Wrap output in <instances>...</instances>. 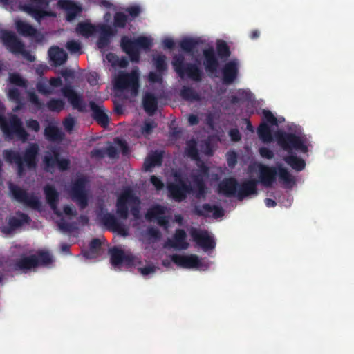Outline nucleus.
<instances>
[{"label":"nucleus","mask_w":354,"mask_h":354,"mask_svg":"<svg viewBox=\"0 0 354 354\" xmlns=\"http://www.w3.org/2000/svg\"><path fill=\"white\" fill-rule=\"evenodd\" d=\"M57 6L66 10L68 21H72L82 11V6L71 0H58Z\"/></svg>","instance_id":"nucleus-26"},{"label":"nucleus","mask_w":354,"mask_h":354,"mask_svg":"<svg viewBox=\"0 0 354 354\" xmlns=\"http://www.w3.org/2000/svg\"><path fill=\"white\" fill-rule=\"evenodd\" d=\"M196 165L198 168L192 171L191 178L197 189L196 198H200L204 196L206 193L204 178L209 176V169L201 158L196 161Z\"/></svg>","instance_id":"nucleus-15"},{"label":"nucleus","mask_w":354,"mask_h":354,"mask_svg":"<svg viewBox=\"0 0 354 354\" xmlns=\"http://www.w3.org/2000/svg\"><path fill=\"white\" fill-rule=\"evenodd\" d=\"M89 106L92 111L93 118L99 124L101 127L106 128L109 124L110 119L108 115L105 113V110L103 106L97 105L93 101L89 102Z\"/></svg>","instance_id":"nucleus-28"},{"label":"nucleus","mask_w":354,"mask_h":354,"mask_svg":"<svg viewBox=\"0 0 354 354\" xmlns=\"http://www.w3.org/2000/svg\"><path fill=\"white\" fill-rule=\"evenodd\" d=\"M168 192L170 196L177 202L184 201L187 194L194 192L197 195V189L194 185L193 187L187 183L181 177L176 176L175 180L167 185Z\"/></svg>","instance_id":"nucleus-12"},{"label":"nucleus","mask_w":354,"mask_h":354,"mask_svg":"<svg viewBox=\"0 0 354 354\" xmlns=\"http://www.w3.org/2000/svg\"><path fill=\"white\" fill-rule=\"evenodd\" d=\"M165 212V208L163 206L156 205L147 211L145 217L149 221L156 219L160 226L167 228L169 227V219L164 216Z\"/></svg>","instance_id":"nucleus-20"},{"label":"nucleus","mask_w":354,"mask_h":354,"mask_svg":"<svg viewBox=\"0 0 354 354\" xmlns=\"http://www.w3.org/2000/svg\"><path fill=\"white\" fill-rule=\"evenodd\" d=\"M97 218L101 224L108 230L116 232L122 236H127L129 234L128 229L114 214L106 212L99 214Z\"/></svg>","instance_id":"nucleus-16"},{"label":"nucleus","mask_w":354,"mask_h":354,"mask_svg":"<svg viewBox=\"0 0 354 354\" xmlns=\"http://www.w3.org/2000/svg\"><path fill=\"white\" fill-rule=\"evenodd\" d=\"M185 153L192 160L196 161L201 159L199 151L197 148V142L195 139L192 138L187 141Z\"/></svg>","instance_id":"nucleus-43"},{"label":"nucleus","mask_w":354,"mask_h":354,"mask_svg":"<svg viewBox=\"0 0 354 354\" xmlns=\"http://www.w3.org/2000/svg\"><path fill=\"white\" fill-rule=\"evenodd\" d=\"M141 201L130 187H124L117 196L115 212L120 219L127 220L131 214L135 220L140 218Z\"/></svg>","instance_id":"nucleus-2"},{"label":"nucleus","mask_w":354,"mask_h":354,"mask_svg":"<svg viewBox=\"0 0 354 354\" xmlns=\"http://www.w3.org/2000/svg\"><path fill=\"white\" fill-rule=\"evenodd\" d=\"M153 62L157 72L163 73L167 70L166 62V56L165 55H158L153 57Z\"/></svg>","instance_id":"nucleus-49"},{"label":"nucleus","mask_w":354,"mask_h":354,"mask_svg":"<svg viewBox=\"0 0 354 354\" xmlns=\"http://www.w3.org/2000/svg\"><path fill=\"white\" fill-rule=\"evenodd\" d=\"M283 160L292 169L297 171H301L306 167L305 160L295 154H289L283 157Z\"/></svg>","instance_id":"nucleus-39"},{"label":"nucleus","mask_w":354,"mask_h":354,"mask_svg":"<svg viewBox=\"0 0 354 354\" xmlns=\"http://www.w3.org/2000/svg\"><path fill=\"white\" fill-rule=\"evenodd\" d=\"M128 21V17L122 12H117L113 17V26L115 28H125Z\"/></svg>","instance_id":"nucleus-51"},{"label":"nucleus","mask_w":354,"mask_h":354,"mask_svg":"<svg viewBox=\"0 0 354 354\" xmlns=\"http://www.w3.org/2000/svg\"><path fill=\"white\" fill-rule=\"evenodd\" d=\"M158 98L151 93H146L142 98V105L145 111L151 115L157 111Z\"/></svg>","instance_id":"nucleus-35"},{"label":"nucleus","mask_w":354,"mask_h":354,"mask_svg":"<svg viewBox=\"0 0 354 354\" xmlns=\"http://www.w3.org/2000/svg\"><path fill=\"white\" fill-rule=\"evenodd\" d=\"M8 97L17 104L16 107L13 109L15 111H17L21 109L23 104L21 102L20 92L17 88H10L8 91Z\"/></svg>","instance_id":"nucleus-50"},{"label":"nucleus","mask_w":354,"mask_h":354,"mask_svg":"<svg viewBox=\"0 0 354 354\" xmlns=\"http://www.w3.org/2000/svg\"><path fill=\"white\" fill-rule=\"evenodd\" d=\"M227 162L230 167H234L237 163V155L235 151H230L227 153Z\"/></svg>","instance_id":"nucleus-57"},{"label":"nucleus","mask_w":354,"mask_h":354,"mask_svg":"<svg viewBox=\"0 0 354 354\" xmlns=\"http://www.w3.org/2000/svg\"><path fill=\"white\" fill-rule=\"evenodd\" d=\"M263 122L267 124H270L272 126H277L278 121L276 117L273 115V113L269 110H263Z\"/></svg>","instance_id":"nucleus-53"},{"label":"nucleus","mask_w":354,"mask_h":354,"mask_svg":"<svg viewBox=\"0 0 354 354\" xmlns=\"http://www.w3.org/2000/svg\"><path fill=\"white\" fill-rule=\"evenodd\" d=\"M238 185L235 178H225L218 183V193L227 197L236 196Z\"/></svg>","instance_id":"nucleus-25"},{"label":"nucleus","mask_w":354,"mask_h":354,"mask_svg":"<svg viewBox=\"0 0 354 354\" xmlns=\"http://www.w3.org/2000/svg\"><path fill=\"white\" fill-rule=\"evenodd\" d=\"M259 152L261 156L264 158L270 160L274 158L273 151L268 147H263L259 148Z\"/></svg>","instance_id":"nucleus-60"},{"label":"nucleus","mask_w":354,"mask_h":354,"mask_svg":"<svg viewBox=\"0 0 354 354\" xmlns=\"http://www.w3.org/2000/svg\"><path fill=\"white\" fill-rule=\"evenodd\" d=\"M9 81L11 84L19 86H26V81L18 73L10 74Z\"/></svg>","instance_id":"nucleus-55"},{"label":"nucleus","mask_w":354,"mask_h":354,"mask_svg":"<svg viewBox=\"0 0 354 354\" xmlns=\"http://www.w3.org/2000/svg\"><path fill=\"white\" fill-rule=\"evenodd\" d=\"M99 28L100 34L97 41V45L100 49H104L109 45L111 37L115 35V31L106 24H101Z\"/></svg>","instance_id":"nucleus-30"},{"label":"nucleus","mask_w":354,"mask_h":354,"mask_svg":"<svg viewBox=\"0 0 354 354\" xmlns=\"http://www.w3.org/2000/svg\"><path fill=\"white\" fill-rule=\"evenodd\" d=\"M216 53L221 59H226L230 56L229 46L225 41H218L216 43Z\"/></svg>","instance_id":"nucleus-48"},{"label":"nucleus","mask_w":354,"mask_h":354,"mask_svg":"<svg viewBox=\"0 0 354 354\" xmlns=\"http://www.w3.org/2000/svg\"><path fill=\"white\" fill-rule=\"evenodd\" d=\"M139 76L137 69L132 70L130 73L120 72L115 78L114 88L121 91L130 90L136 95L140 87Z\"/></svg>","instance_id":"nucleus-10"},{"label":"nucleus","mask_w":354,"mask_h":354,"mask_svg":"<svg viewBox=\"0 0 354 354\" xmlns=\"http://www.w3.org/2000/svg\"><path fill=\"white\" fill-rule=\"evenodd\" d=\"M38 92L44 95H48L52 93L53 91L50 87L44 82H39L36 84Z\"/></svg>","instance_id":"nucleus-56"},{"label":"nucleus","mask_w":354,"mask_h":354,"mask_svg":"<svg viewBox=\"0 0 354 354\" xmlns=\"http://www.w3.org/2000/svg\"><path fill=\"white\" fill-rule=\"evenodd\" d=\"M120 46L122 50L129 55L133 62L140 60V50H149L153 46L151 39L145 36H140L132 40L127 36L121 38Z\"/></svg>","instance_id":"nucleus-5"},{"label":"nucleus","mask_w":354,"mask_h":354,"mask_svg":"<svg viewBox=\"0 0 354 354\" xmlns=\"http://www.w3.org/2000/svg\"><path fill=\"white\" fill-rule=\"evenodd\" d=\"M46 106L51 111L59 113L64 109L65 102L59 98H52L46 103Z\"/></svg>","instance_id":"nucleus-47"},{"label":"nucleus","mask_w":354,"mask_h":354,"mask_svg":"<svg viewBox=\"0 0 354 354\" xmlns=\"http://www.w3.org/2000/svg\"><path fill=\"white\" fill-rule=\"evenodd\" d=\"M229 136L233 142H239L241 139V135L236 128L231 129L229 131Z\"/></svg>","instance_id":"nucleus-64"},{"label":"nucleus","mask_w":354,"mask_h":354,"mask_svg":"<svg viewBox=\"0 0 354 354\" xmlns=\"http://www.w3.org/2000/svg\"><path fill=\"white\" fill-rule=\"evenodd\" d=\"M53 0H26L28 3L22 6L24 11L30 15L36 21H41L46 17H54L55 14L48 10Z\"/></svg>","instance_id":"nucleus-11"},{"label":"nucleus","mask_w":354,"mask_h":354,"mask_svg":"<svg viewBox=\"0 0 354 354\" xmlns=\"http://www.w3.org/2000/svg\"><path fill=\"white\" fill-rule=\"evenodd\" d=\"M97 31L96 26L89 22H80L76 26V32L85 37H88Z\"/></svg>","instance_id":"nucleus-44"},{"label":"nucleus","mask_w":354,"mask_h":354,"mask_svg":"<svg viewBox=\"0 0 354 354\" xmlns=\"http://www.w3.org/2000/svg\"><path fill=\"white\" fill-rule=\"evenodd\" d=\"M17 32L24 37H34L37 33V30L30 24L19 20L15 23Z\"/></svg>","instance_id":"nucleus-37"},{"label":"nucleus","mask_w":354,"mask_h":354,"mask_svg":"<svg viewBox=\"0 0 354 354\" xmlns=\"http://www.w3.org/2000/svg\"><path fill=\"white\" fill-rule=\"evenodd\" d=\"M187 234L184 230L177 229L172 239H169L166 245L170 248L178 250H186L189 243L186 241Z\"/></svg>","instance_id":"nucleus-29"},{"label":"nucleus","mask_w":354,"mask_h":354,"mask_svg":"<svg viewBox=\"0 0 354 354\" xmlns=\"http://www.w3.org/2000/svg\"><path fill=\"white\" fill-rule=\"evenodd\" d=\"M28 101L34 105L37 110H40L43 108L44 104L39 100L38 96L34 92H28Z\"/></svg>","instance_id":"nucleus-54"},{"label":"nucleus","mask_w":354,"mask_h":354,"mask_svg":"<svg viewBox=\"0 0 354 354\" xmlns=\"http://www.w3.org/2000/svg\"><path fill=\"white\" fill-rule=\"evenodd\" d=\"M171 259L175 264L184 268H198L201 265L198 257L196 254L181 255L175 254L171 257Z\"/></svg>","instance_id":"nucleus-21"},{"label":"nucleus","mask_w":354,"mask_h":354,"mask_svg":"<svg viewBox=\"0 0 354 354\" xmlns=\"http://www.w3.org/2000/svg\"><path fill=\"white\" fill-rule=\"evenodd\" d=\"M9 189L12 198L18 203L33 209H40L41 203L38 197L33 194H29L26 190L12 183L9 185Z\"/></svg>","instance_id":"nucleus-14"},{"label":"nucleus","mask_w":354,"mask_h":354,"mask_svg":"<svg viewBox=\"0 0 354 354\" xmlns=\"http://www.w3.org/2000/svg\"><path fill=\"white\" fill-rule=\"evenodd\" d=\"M91 158L95 159H102L107 156L111 159H117L119 158V152L116 147L109 145L104 149L94 148L90 153Z\"/></svg>","instance_id":"nucleus-32"},{"label":"nucleus","mask_w":354,"mask_h":354,"mask_svg":"<svg viewBox=\"0 0 354 354\" xmlns=\"http://www.w3.org/2000/svg\"><path fill=\"white\" fill-rule=\"evenodd\" d=\"M86 183L87 180L84 177L78 178L71 183L68 190L71 198L81 209H85L88 204V194L86 190Z\"/></svg>","instance_id":"nucleus-13"},{"label":"nucleus","mask_w":354,"mask_h":354,"mask_svg":"<svg viewBox=\"0 0 354 354\" xmlns=\"http://www.w3.org/2000/svg\"><path fill=\"white\" fill-rule=\"evenodd\" d=\"M102 243L97 238L93 239L88 245V250L82 251L83 256L88 259L97 257L101 249Z\"/></svg>","instance_id":"nucleus-40"},{"label":"nucleus","mask_w":354,"mask_h":354,"mask_svg":"<svg viewBox=\"0 0 354 354\" xmlns=\"http://www.w3.org/2000/svg\"><path fill=\"white\" fill-rule=\"evenodd\" d=\"M278 176L279 181L286 187H292L295 183V177L282 164H277L276 167H270L260 164L259 165V182L266 187H271L276 182Z\"/></svg>","instance_id":"nucleus-3"},{"label":"nucleus","mask_w":354,"mask_h":354,"mask_svg":"<svg viewBox=\"0 0 354 354\" xmlns=\"http://www.w3.org/2000/svg\"><path fill=\"white\" fill-rule=\"evenodd\" d=\"M114 142L115 143H116L120 147V149H121V151H122V153L123 155H126L129 152V147H128V145L127 143V142L122 139H120L119 138H115L114 139Z\"/></svg>","instance_id":"nucleus-59"},{"label":"nucleus","mask_w":354,"mask_h":354,"mask_svg":"<svg viewBox=\"0 0 354 354\" xmlns=\"http://www.w3.org/2000/svg\"><path fill=\"white\" fill-rule=\"evenodd\" d=\"M257 134L259 139L264 143H270L273 141L270 127L265 122H261L259 125Z\"/></svg>","instance_id":"nucleus-42"},{"label":"nucleus","mask_w":354,"mask_h":354,"mask_svg":"<svg viewBox=\"0 0 354 354\" xmlns=\"http://www.w3.org/2000/svg\"><path fill=\"white\" fill-rule=\"evenodd\" d=\"M30 217L21 212H17L16 216L10 217L8 220V225L11 230H15L21 227L24 223L30 221Z\"/></svg>","instance_id":"nucleus-38"},{"label":"nucleus","mask_w":354,"mask_h":354,"mask_svg":"<svg viewBox=\"0 0 354 354\" xmlns=\"http://www.w3.org/2000/svg\"><path fill=\"white\" fill-rule=\"evenodd\" d=\"M239 73L238 64L232 60L227 62L222 68L223 82L225 84H232Z\"/></svg>","instance_id":"nucleus-27"},{"label":"nucleus","mask_w":354,"mask_h":354,"mask_svg":"<svg viewBox=\"0 0 354 354\" xmlns=\"http://www.w3.org/2000/svg\"><path fill=\"white\" fill-rule=\"evenodd\" d=\"M1 39L6 48L13 54H18L24 50V44L12 31H4Z\"/></svg>","instance_id":"nucleus-19"},{"label":"nucleus","mask_w":354,"mask_h":354,"mask_svg":"<svg viewBox=\"0 0 354 354\" xmlns=\"http://www.w3.org/2000/svg\"><path fill=\"white\" fill-rule=\"evenodd\" d=\"M110 261L114 267H118L122 263L131 265L133 262V257L130 254H125L124 251L117 247H113L109 250Z\"/></svg>","instance_id":"nucleus-23"},{"label":"nucleus","mask_w":354,"mask_h":354,"mask_svg":"<svg viewBox=\"0 0 354 354\" xmlns=\"http://www.w3.org/2000/svg\"><path fill=\"white\" fill-rule=\"evenodd\" d=\"M44 192L47 203L53 210L55 211L59 202V192L55 187L51 185H46L44 187Z\"/></svg>","instance_id":"nucleus-34"},{"label":"nucleus","mask_w":354,"mask_h":354,"mask_svg":"<svg viewBox=\"0 0 354 354\" xmlns=\"http://www.w3.org/2000/svg\"><path fill=\"white\" fill-rule=\"evenodd\" d=\"M277 144L288 153L293 149L300 151L302 153H307L308 151L305 140L295 133L287 132H278L276 135Z\"/></svg>","instance_id":"nucleus-9"},{"label":"nucleus","mask_w":354,"mask_h":354,"mask_svg":"<svg viewBox=\"0 0 354 354\" xmlns=\"http://www.w3.org/2000/svg\"><path fill=\"white\" fill-rule=\"evenodd\" d=\"M194 212L195 214L200 216H207L205 212H213V216L215 218H221L224 215V211L221 207L218 205H211L209 203L203 204L201 207H195Z\"/></svg>","instance_id":"nucleus-31"},{"label":"nucleus","mask_w":354,"mask_h":354,"mask_svg":"<svg viewBox=\"0 0 354 354\" xmlns=\"http://www.w3.org/2000/svg\"><path fill=\"white\" fill-rule=\"evenodd\" d=\"M66 49L71 53H78L82 54V52L81 50L82 46L80 42L75 41V40H71L68 41L66 44Z\"/></svg>","instance_id":"nucleus-52"},{"label":"nucleus","mask_w":354,"mask_h":354,"mask_svg":"<svg viewBox=\"0 0 354 354\" xmlns=\"http://www.w3.org/2000/svg\"><path fill=\"white\" fill-rule=\"evenodd\" d=\"M200 44L199 40L193 38H185L180 42V47L186 53H192Z\"/></svg>","instance_id":"nucleus-46"},{"label":"nucleus","mask_w":354,"mask_h":354,"mask_svg":"<svg viewBox=\"0 0 354 354\" xmlns=\"http://www.w3.org/2000/svg\"><path fill=\"white\" fill-rule=\"evenodd\" d=\"M0 129L8 140L13 139L15 136L22 142L28 140V133L24 128L21 119L15 114L11 115L8 120L0 115Z\"/></svg>","instance_id":"nucleus-4"},{"label":"nucleus","mask_w":354,"mask_h":354,"mask_svg":"<svg viewBox=\"0 0 354 354\" xmlns=\"http://www.w3.org/2000/svg\"><path fill=\"white\" fill-rule=\"evenodd\" d=\"M62 93L74 109L80 112L86 111V103L81 95L78 94L71 86L66 85L62 88Z\"/></svg>","instance_id":"nucleus-18"},{"label":"nucleus","mask_w":354,"mask_h":354,"mask_svg":"<svg viewBox=\"0 0 354 354\" xmlns=\"http://www.w3.org/2000/svg\"><path fill=\"white\" fill-rule=\"evenodd\" d=\"M48 56L55 66L64 64L68 59L66 53L62 48L56 46L49 48Z\"/></svg>","instance_id":"nucleus-33"},{"label":"nucleus","mask_w":354,"mask_h":354,"mask_svg":"<svg viewBox=\"0 0 354 354\" xmlns=\"http://www.w3.org/2000/svg\"><path fill=\"white\" fill-rule=\"evenodd\" d=\"M43 163L46 171L52 172L55 168L64 171L70 168L71 161L67 158L61 157L59 147L50 146L44 153Z\"/></svg>","instance_id":"nucleus-7"},{"label":"nucleus","mask_w":354,"mask_h":354,"mask_svg":"<svg viewBox=\"0 0 354 354\" xmlns=\"http://www.w3.org/2000/svg\"><path fill=\"white\" fill-rule=\"evenodd\" d=\"M39 147L37 143L30 144L24 150L23 156L19 151L12 149H5L3 156L9 164H15L17 174L23 176L26 169L34 170L37 167Z\"/></svg>","instance_id":"nucleus-1"},{"label":"nucleus","mask_w":354,"mask_h":354,"mask_svg":"<svg viewBox=\"0 0 354 354\" xmlns=\"http://www.w3.org/2000/svg\"><path fill=\"white\" fill-rule=\"evenodd\" d=\"M163 158V152L156 151L153 153L148 156L144 162V169L145 171H149L155 166L162 165Z\"/></svg>","instance_id":"nucleus-36"},{"label":"nucleus","mask_w":354,"mask_h":354,"mask_svg":"<svg viewBox=\"0 0 354 354\" xmlns=\"http://www.w3.org/2000/svg\"><path fill=\"white\" fill-rule=\"evenodd\" d=\"M190 235L193 241L205 251L213 250L216 247L214 239L205 230L193 228L190 232Z\"/></svg>","instance_id":"nucleus-17"},{"label":"nucleus","mask_w":354,"mask_h":354,"mask_svg":"<svg viewBox=\"0 0 354 354\" xmlns=\"http://www.w3.org/2000/svg\"><path fill=\"white\" fill-rule=\"evenodd\" d=\"M172 65L178 76L184 78L187 76L190 80L199 82L202 80L203 73L196 64L185 62L182 55H175L173 58Z\"/></svg>","instance_id":"nucleus-8"},{"label":"nucleus","mask_w":354,"mask_h":354,"mask_svg":"<svg viewBox=\"0 0 354 354\" xmlns=\"http://www.w3.org/2000/svg\"><path fill=\"white\" fill-rule=\"evenodd\" d=\"M26 126L28 129L34 131L35 132H38L40 130V125L39 122L35 119H30L26 121Z\"/></svg>","instance_id":"nucleus-62"},{"label":"nucleus","mask_w":354,"mask_h":354,"mask_svg":"<svg viewBox=\"0 0 354 354\" xmlns=\"http://www.w3.org/2000/svg\"><path fill=\"white\" fill-rule=\"evenodd\" d=\"M258 183L256 179H249L239 183L236 193L239 200L241 201L250 195L257 194Z\"/></svg>","instance_id":"nucleus-24"},{"label":"nucleus","mask_w":354,"mask_h":354,"mask_svg":"<svg viewBox=\"0 0 354 354\" xmlns=\"http://www.w3.org/2000/svg\"><path fill=\"white\" fill-rule=\"evenodd\" d=\"M44 133L46 139L50 142L60 141L64 136L59 128L53 124H48L46 127Z\"/></svg>","instance_id":"nucleus-41"},{"label":"nucleus","mask_w":354,"mask_h":354,"mask_svg":"<svg viewBox=\"0 0 354 354\" xmlns=\"http://www.w3.org/2000/svg\"><path fill=\"white\" fill-rule=\"evenodd\" d=\"M204 57L203 66L205 71L209 74H215L219 68V62L212 47L203 50Z\"/></svg>","instance_id":"nucleus-22"},{"label":"nucleus","mask_w":354,"mask_h":354,"mask_svg":"<svg viewBox=\"0 0 354 354\" xmlns=\"http://www.w3.org/2000/svg\"><path fill=\"white\" fill-rule=\"evenodd\" d=\"M75 124V121L73 117H68L63 121V125L67 131H72Z\"/></svg>","instance_id":"nucleus-63"},{"label":"nucleus","mask_w":354,"mask_h":354,"mask_svg":"<svg viewBox=\"0 0 354 354\" xmlns=\"http://www.w3.org/2000/svg\"><path fill=\"white\" fill-rule=\"evenodd\" d=\"M156 127L154 122H146L142 127V133L143 134L149 135L152 133L153 129Z\"/></svg>","instance_id":"nucleus-61"},{"label":"nucleus","mask_w":354,"mask_h":354,"mask_svg":"<svg viewBox=\"0 0 354 354\" xmlns=\"http://www.w3.org/2000/svg\"><path fill=\"white\" fill-rule=\"evenodd\" d=\"M180 96L183 99L187 101H198L200 100L199 95L194 89L189 86H184L180 90Z\"/></svg>","instance_id":"nucleus-45"},{"label":"nucleus","mask_w":354,"mask_h":354,"mask_svg":"<svg viewBox=\"0 0 354 354\" xmlns=\"http://www.w3.org/2000/svg\"><path fill=\"white\" fill-rule=\"evenodd\" d=\"M149 81L151 83H162V73L158 72H150L148 75Z\"/></svg>","instance_id":"nucleus-58"},{"label":"nucleus","mask_w":354,"mask_h":354,"mask_svg":"<svg viewBox=\"0 0 354 354\" xmlns=\"http://www.w3.org/2000/svg\"><path fill=\"white\" fill-rule=\"evenodd\" d=\"M52 255L46 250H38L34 254L22 256L15 262L18 270L26 271L37 267H47L52 264Z\"/></svg>","instance_id":"nucleus-6"}]
</instances>
